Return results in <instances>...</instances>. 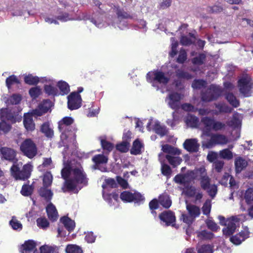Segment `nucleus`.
Returning a JSON list of instances; mask_svg holds the SVG:
<instances>
[{
	"label": "nucleus",
	"mask_w": 253,
	"mask_h": 253,
	"mask_svg": "<svg viewBox=\"0 0 253 253\" xmlns=\"http://www.w3.org/2000/svg\"><path fill=\"white\" fill-rule=\"evenodd\" d=\"M64 167L61 170L62 177L65 179L64 185L62 188L63 192H66L65 188L69 191H74L78 184L86 185L87 179L82 167L79 164L74 165V162L69 164L64 163Z\"/></svg>",
	"instance_id": "f257e3e1"
},
{
	"label": "nucleus",
	"mask_w": 253,
	"mask_h": 253,
	"mask_svg": "<svg viewBox=\"0 0 253 253\" xmlns=\"http://www.w3.org/2000/svg\"><path fill=\"white\" fill-rule=\"evenodd\" d=\"M22 163H17L13 164L10 168L11 175L16 180H25L28 179L31 174L33 167L29 164L23 166L22 169Z\"/></svg>",
	"instance_id": "f03ea898"
},
{
	"label": "nucleus",
	"mask_w": 253,
	"mask_h": 253,
	"mask_svg": "<svg viewBox=\"0 0 253 253\" xmlns=\"http://www.w3.org/2000/svg\"><path fill=\"white\" fill-rule=\"evenodd\" d=\"M243 216L242 214L233 216L225 222V219L223 216H218V218L219 220L220 224L225 225V227L222 229L223 234L226 236H230L233 234L239 225V222L243 220Z\"/></svg>",
	"instance_id": "7ed1b4c3"
},
{
	"label": "nucleus",
	"mask_w": 253,
	"mask_h": 253,
	"mask_svg": "<svg viewBox=\"0 0 253 253\" xmlns=\"http://www.w3.org/2000/svg\"><path fill=\"white\" fill-rule=\"evenodd\" d=\"M201 121L204 126L203 133L207 136H210L211 130L220 131L225 129L226 127L225 123L217 121L213 118L205 117L202 119Z\"/></svg>",
	"instance_id": "20e7f679"
},
{
	"label": "nucleus",
	"mask_w": 253,
	"mask_h": 253,
	"mask_svg": "<svg viewBox=\"0 0 253 253\" xmlns=\"http://www.w3.org/2000/svg\"><path fill=\"white\" fill-rule=\"evenodd\" d=\"M20 150L23 155L32 159L37 154L38 149L35 142L30 138L24 140L20 145Z\"/></svg>",
	"instance_id": "39448f33"
},
{
	"label": "nucleus",
	"mask_w": 253,
	"mask_h": 253,
	"mask_svg": "<svg viewBox=\"0 0 253 253\" xmlns=\"http://www.w3.org/2000/svg\"><path fill=\"white\" fill-rule=\"evenodd\" d=\"M228 140L226 136L221 134H212L211 138L203 146L206 148H211L216 145H224L228 143Z\"/></svg>",
	"instance_id": "423d86ee"
},
{
	"label": "nucleus",
	"mask_w": 253,
	"mask_h": 253,
	"mask_svg": "<svg viewBox=\"0 0 253 253\" xmlns=\"http://www.w3.org/2000/svg\"><path fill=\"white\" fill-rule=\"evenodd\" d=\"M248 77H244L238 81V85L240 93L245 97H249L251 95V89L252 88V82Z\"/></svg>",
	"instance_id": "0eeeda50"
},
{
	"label": "nucleus",
	"mask_w": 253,
	"mask_h": 253,
	"mask_svg": "<svg viewBox=\"0 0 253 253\" xmlns=\"http://www.w3.org/2000/svg\"><path fill=\"white\" fill-rule=\"evenodd\" d=\"M182 97L180 94L177 92H172L169 94L166 101H168L169 106L172 109L177 110L180 108V100Z\"/></svg>",
	"instance_id": "6e6552de"
},
{
	"label": "nucleus",
	"mask_w": 253,
	"mask_h": 253,
	"mask_svg": "<svg viewBox=\"0 0 253 253\" xmlns=\"http://www.w3.org/2000/svg\"><path fill=\"white\" fill-rule=\"evenodd\" d=\"M81 95L76 92H72L68 96V106L70 110L77 109L81 106Z\"/></svg>",
	"instance_id": "1a4fd4ad"
},
{
	"label": "nucleus",
	"mask_w": 253,
	"mask_h": 253,
	"mask_svg": "<svg viewBox=\"0 0 253 253\" xmlns=\"http://www.w3.org/2000/svg\"><path fill=\"white\" fill-rule=\"evenodd\" d=\"M121 199L126 202H140L144 200V197L139 193H132L129 191H124L120 195Z\"/></svg>",
	"instance_id": "9d476101"
},
{
	"label": "nucleus",
	"mask_w": 253,
	"mask_h": 253,
	"mask_svg": "<svg viewBox=\"0 0 253 253\" xmlns=\"http://www.w3.org/2000/svg\"><path fill=\"white\" fill-rule=\"evenodd\" d=\"M0 152L2 159L12 163L13 164L17 163L18 160L16 158V152L13 149L6 147H2L0 149Z\"/></svg>",
	"instance_id": "9b49d317"
},
{
	"label": "nucleus",
	"mask_w": 253,
	"mask_h": 253,
	"mask_svg": "<svg viewBox=\"0 0 253 253\" xmlns=\"http://www.w3.org/2000/svg\"><path fill=\"white\" fill-rule=\"evenodd\" d=\"M74 122V120L69 117H66L62 119L58 123V128L60 131L62 132L61 135V139L62 140L66 139L67 137L65 132L67 127L72 124Z\"/></svg>",
	"instance_id": "f8f14e48"
},
{
	"label": "nucleus",
	"mask_w": 253,
	"mask_h": 253,
	"mask_svg": "<svg viewBox=\"0 0 253 253\" xmlns=\"http://www.w3.org/2000/svg\"><path fill=\"white\" fill-rule=\"evenodd\" d=\"M52 102L49 100H45L39 104L38 108L33 110L32 115L37 116H41L43 114L46 113L50 108Z\"/></svg>",
	"instance_id": "ddd939ff"
},
{
	"label": "nucleus",
	"mask_w": 253,
	"mask_h": 253,
	"mask_svg": "<svg viewBox=\"0 0 253 253\" xmlns=\"http://www.w3.org/2000/svg\"><path fill=\"white\" fill-rule=\"evenodd\" d=\"M250 232L248 228H245L243 230L230 238V241L234 244L240 245L246 239L249 237Z\"/></svg>",
	"instance_id": "4468645a"
},
{
	"label": "nucleus",
	"mask_w": 253,
	"mask_h": 253,
	"mask_svg": "<svg viewBox=\"0 0 253 253\" xmlns=\"http://www.w3.org/2000/svg\"><path fill=\"white\" fill-rule=\"evenodd\" d=\"M152 74L153 75L152 85L154 86H157V90L159 89V87L156 85V83H158L165 85L169 81V78L165 75L164 73L162 72L157 71Z\"/></svg>",
	"instance_id": "2eb2a0df"
},
{
	"label": "nucleus",
	"mask_w": 253,
	"mask_h": 253,
	"mask_svg": "<svg viewBox=\"0 0 253 253\" xmlns=\"http://www.w3.org/2000/svg\"><path fill=\"white\" fill-rule=\"evenodd\" d=\"M183 147L187 151L195 153L198 151L200 144L197 139H187L183 143Z\"/></svg>",
	"instance_id": "dca6fc26"
},
{
	"label": "nucleus",
	"mask_w": 253,
	"mask_h": 253,
	"mask_svg": "<svg viewBox=\"0 0 253 253\" xmlns=\"http://www.w3.org/2000/svg\"><path fill=\"white\" fill-rule=\"evenodd\" d=\"M159 218L161 221L165 223L166 226L171 225L173 226V223L175 221V216L173 212L168 211L161 213L159 215Z\"/></svg>",
	"instance_id": "f3484780"
},
{
	"label": "nucleus",
	"mask_w": 253,
	"mask_h": 253,
	"mask_svg": "<svg viewBox=\"0 0 253 253\" xmlns=\"http://www.w3.org/2000/svg\"><path fill=\"white\" fill-rule=\"evenodd\" d=\"M209 93H211V97L205 98L208 100H215L220 95L221 89L219 86L212 84L209 88Z\"/></svg>",
	"instance_id": "a211bd4d"
},
{
	"label": "nucleus",
	"mask_w": 253,
	"mask_h": 253,
	"mask_svg": "<svg viewBox=\"0 0 253 253\" xmlns=\"http://www.w3.org/2000/svg\"><path fill=\"white\" fill-rule=\"evenodd\" d=\"M0 117L3 120H6L12 122L15 121V114L8 108H2L0 110Z\"/></svg>",
	"instance_id": "6ab92c4d"
},
{
	"label": "nucleus",
	"mask_w": 253,
	"mask_h": 253,
	"mask_svg": "<svg viewBox=\"0 0 253 253\" xmlns=\"http://www.w3.org/2000/svg\"><path fill=\"white\" fill-rule=\"evenodd\" d=\"M46 212L48 218L52 221H56L58 218V212L55 207L50 203L46 208Z\"/></svg>",
	"instance_id": "aec40b11"
},
{
	"label": "nucleus",
	"mask_w": 253,
	"mask_h": 253,
	"mask_svg": "<svg viewBox=\"0 0 253 253\" xmlns=\"http://www.w3.org/2000/svg\"><path fill=\"white\" fill-rule=\"evenodd\" d=\"M248 165L247 161L241 157L236 158L235 160V170L237 173H240Z\"/></svg>",
	"instance_id": "412c9836"
},
{
	"label": "nucleus",
	"mask_w": 253,
	"mask_h": 253,
	"mask_svg": "<svg viewBox=\"0 0 253 253\" xmlns=\"http://www.w3.org/2000/svg\"><path fill=\"white\" fill-rule=\"evenodd\" d=\"M159 160L161 164V171L163 175L169 176L171 174V169L169 166L165 164L164 154L161 153L159 155Z\"/></svg>",
	"instance_id": "4be33fe9"
},
{
	"label": "nucleus",
	"mask_w": 253,
	"mask_h": 253,
	"mask_svg": "<svg viewBox=\"0 0 253 253\" xmlns=\"http://www.w3.org/2000/svg\"><path fill=\"white\" fill-rule=\"evenodd\" d=\"M186 210L188 211V214H190L195 218L198 217L201 213L200 208L194 205L188 204L187 201L186 202Z\"/></svg>",
	"instance_id": "5701e85b"
},
{
	"label": "nucleus",
	"mask_w": 253,
	"mask_h": 253,
	"mask_svg": "<svg viewBox=\"0 0 253 253\" xmlns=\"http://www.w3.org/2000/svg\"><path fill=\"white\" fill-rule=\"evenodd\" d=\"M23 124L25 128L28 131H33L35 129V124L33 122L31 115L27 114L24 115Z\"/></svg>",
	"instance_id": "b1692460"
},
{
	"label": "nucleus",
	"mask_w": 253,
	"mask_h": 253,
	"mask_svg": "<svg viewBox=\"0 0 253 253\" xmlns=\"http://www.w3.org/2000/svg\"><path fill=\"white\" fill-rule=\"evenodd\" d=\"M39 193L47 202H50L53 196V193L50 189H47V187H42L40 188Z\"/></svg>",
	"instance_id": "393cba45"
},
{
	"label": "nucleus",
	"mask_w": 253,
	"mask_h": 253,
	"mask_svg": "<svg viewBox=\"0 0 253 253\" xmlns=\"http://www.w3.org/2000/svg\"><path fill=\"white\" fill-rule=\"evenodd\" d=\"M92 161L95 163V165L93 166V168L94 169H100L99 165L101 164L107 163L108 159L103 155H97L93 157Z\"/></svg>",
	"instance_id": "a878e982"
},
{
	"label": "nucleus",
	"mask_w": 253,
	"mask_h": 253,
	"mask_svg": "<svg viewBox=\"0 0 253 253\" xmlns=\"http://www.w3.org/2000/svg\"><path fill=\"white\" fill-rule=\"evenodd\" d=\"M162 150L164 152L168 153L167 155L172 156H178L180 154L179 150L168 144L163 145Z\"/></svg>",
	"instance_id": "bb28decb"
},
{
	"label": "nucleus",
	"mask_w": 253,
	"mask_h": 253,
	"mask_svg": "<svg viewBox=\"0 0 253 253\" xmlns=\"http://www.w3.org/2000/svg\"><path fill=\"white\" fill-rule=\"evenodd\" d=\"M159 203L166 209L169 208L171 205V201L169 196L166 194H163L159 196Z\"/></svg>",
	"instance_id": "cd10ccee"
},
{
	"label": "nucleus",
	"mask_w": 253,
	"mask_h": 253,
	"mask_svg": "<svg viewBox=\"0 0 253 253\" xmlns=\"http://www.w3.org/2000/svg\"><path fill=\"white\" fill-rule=\"evenodd\" d=\"M60 221L69 231L70 232L74 229L75 223L69 217L64 216L60 219Z\"/></svg>",
	"instance_id": "c85d7f7f"
},
{
	"label": "nucleus",
	"mask_w": 253,
	"mask_h": 253,
	"mask_svg": "<svg viewBox=\"0 0 253 253\" xmlns=\"http://www.w3.org/2000/svg\"><path fill=\"white\" fill-rule=\"evenodd\" d=\"M165 158H166L169 163L173 167H175L180 165L182 161V159L177 156H172L170 155H166V156L164 155V159Z\"/></svg>",
	"instance_id": "c756f323"
},
{
	"label": "nucleus",
	"mask_w": 253,
	"mask_h": 253,
	"mask_svg": "<svg viewBox=\"0 0 253 253\" xmlns=\"http://www.w3.org/2000/svg\"><path fill=\"white\" fill-rule=\"evenodd\" d=\"M225 98L233 107L236 108L239 106V101L233 93L229 92L225 93Z\"/></svg>",
	"instance_id": "7c9ffc66"
},
{
	"label": "nucleus",
	"mask_w": 253,
	"mask_h": 253,
	"mask_svg": "<svg viewBox=\"0 0 253 253\" xmlns=\"http://www.w3.org/2000/svg\"><path fill=\"white\" fill-rule=\"evenodd\" d=\"M185 123L188 126L196 127L198 125L199 119L196 116L188 115L185 119Z\"/></svg>",
	"instance_id": "2f4dec72"
},
{
	"label": "nucleus",
	"mask_w": 253,
	"mask_h": 253,
	"mask_svg": "<svg viewBox=\"0 0 253 253\" xmlns=\"http://www.w3.org/2000/svg\"><path fill=\"white\" fill-rule=\"evenodd\" d=\"M195 40V37L192 33H189V37L186 36H182L181 37L180 42V43L185 46L190 45L192 44Z\"/></svg>",
	"instance_id": "473e14b6"
},
{
	"label": "nucleus",
	"mask_w": 253,
	"mask_h": 253,
	"mask_svg": "<svg viewBox=\"0 0 253 253\" xmlns=\"http://www.w3.org/2000/svg\"><path fill=\"white\" fill-rule=\"evenodd\" d=\"M41 131L49 138H51L53 135V130L49 127L48 123H43L41 127Z\"/></svg>",
	"instance_id": "72a5a7b5"
},
{
	"label": "nucleus",
	"mask_w": 253,
	"mask_h": 253,
	"mask_svg": "<svg viewBox=\"0 0 253 253\" xmlns=\"http://www.w3.org/2000/svg\"><path fill=\"white\" fill-rule=\"evenodd\" d=\"M197 237L201 240H211L214 237L213 234L206 230L197 232Z\"/></svg>",
	"instance_id": "f704fd0d"
},
{
	"label": "nucleus",
	"mask_w": 253,
	"mask_h": 253,
	"mask_svg": "<svg viewBox=\"0 0 253 253\" xmlns=\"http://www.w3.org/2000/svg\"><path fill=\"white\" fill-rule=\"evenodd\" d=\"M194 170L195 179L200 180L208 175L206 170L204 167L196 169Z\"/></svg>",
	"instance_id": "c9c22d12"
},
{
	"label": "nucleus",
	"mask_w": 253,
	"mask_h": 253,
	"mask_svg": "<svg viewBox=\"0 0 253 253\" xmlns=\"http://www.w3.org/2000/svg\"><path fill=\"white\" fill-rule=\"evenodd\" d=\"M142 147V144L138 140H135L133 142L132 147L130 150V153L135 155L140 154Z\"/></svg>",
	"instance_id": "e433bc0d"
},
{
	"label": "nucleus",
	"mask_w": 253,
	"mask_h": 253,
	"mask_svg": "<svg viewBox=\"0 0 253 253\" xmlns=\"http://www.w3.org/2000/svg\"><path fill=\"white\" fill-rule=\"evenodd\" d=\"M215 108L218 110L219 113H230L232 111V109L229 107L225 103H219L215 104Z\"/></svg>",
	"instance_id": "4c0bfd02"
},
{
	"label": "nucleus",
	"mask_w": 253,
	"mask_h": 253,
	"mask_svg": "<svg viewBox=\"0 0 253 253\" xmlns=\"http://www.w3.org/2000/svg\"><path fill=\"white\" fill-rule=\"evenodd\" d=\"M219 156L220 158L230 160L233 157V153L229 149H224L219 152Z\"/></svg>",
	"instance_id": "58836bf2"
},
{
	"label": "nucleus",
	"mask_w": 253,
	"mask_h": 253,
	"mask_svg": "<svg viewBox=\"0 0 253 253\" xmlns=\"http://www.w3.org/2000/svg\"><path fill=\"white\" fill-rule=\"evenodd\" d=\"M154 129L155 132L162 137L166 135L168 131L166 126H161L158 124L155 125Z\"/></svg>",
	"instance_id": "ea45409f"
},
{
	"label": "nucleus",
	"mask_w": 253,
	"mask_h": 253,
	"mask_svg": "<svg viewBox=\"0 0 253 253\" xmlns=\"http://www.w3.org/2000/svg\"><path fill=\"white\" fill-rule=\"evenodd\" d=\"M34 190V187L32 185L24 184L21 190V193L24 196H29L31 195Z\"/></svg>",
	"instance_id": "a19ab883"
},
{
	"label": "nucleus",
	"mask_w": 253,
	"mask_h": 253,
	"mask_svg": "<svg viewBox=\"0 0 253 253\" xmlns=\"http://www.w3.org/2000/svg\"><path fill=\"white\" fill-rule=\"evenodd\" d=\"M116 14L117 15L118 19L120 22L124 20L131 18V16L127 12L120 9H117Z\"/></svg>",
	"instance_id": "79ce46f5"
},
{
	"label": "nucleus",
	"mask_w": 253,
	"mask_h": 253,
	"mask_svg": "<svg viewBox=\"0 0 253 253\" xmlns=\"http://www.w3.org/2000/svg\"><path fill=\"white\" fill-rule=\"evenodd\" d=\"M66 253H82V250L75 245H69L66 248Z\"/></svg>",
	"instance_id": "37998d69"
},
{
	"label": "nucleus",
	"mask_w": 253,
	"mask_h": 253,
	"mask_svg": "<svg viewBox=\"0 0 253 253\" xmlns=\"http://www.w3.org/2000/svg\"><path fill=\"white\" fill-rule=\"evenodd\" d=\"M9 224L14 230H21L22 229V225L15 217H12L9 221Z\"/></svg>",
	"instance_id": "c03bdc74"
},
{
	"label": "nucleus",
	"mask_w": 253,
	"mask_h": 253,
	"mask_svg": "<svg viewBox=\"0 0 253 253\" xmlns=\"http://www.w3.org/2000/svg\"><path fill=\"white\" fill-rule=\"evenodd\" d=\"M58 86L62 93V94H67L70 91L69 85L65 82H59Z\"/></svg>",
	"instance_id": "a18cd8bd"
},
{
	"label": "nucleus",
	"mask_w": 253,
	"mask_h": 253,
	"mask_svg": "<svg viewBox=\"0 0 253 253\" xmlns=\"http://www.w3.org/2000/svg\"><path fill=\"white\" fill-rule=\"evenodd\" d=\"M52 181V176L51 173H45L43 177V186L48 187L51 184Z\"/></svg>",
	"instance_id": "49530a36"
},
{
	"label": "nucleus",
	"mask_w": 253,
	"mask_h": 253,
	"mask_svg": "<svg viewBox=\"0 0 253 253\" xmlns=\"http://www.w3.org/2000/svg\"><path fill=\"white\" fill-rule=\"evenodd\" d=\"M129 142L127 141H123L122 143L117 145L116 148L121 152H126L128 150Z\"/></svg>",
	"instance_id": "de8ad7c7"
},
{
	"label": "nucleus",
	"mask_w": 253,
	"mask_h": 253,
	"mask_svg": "<svg viewBox=\"0 0 253 253\" xmlns=\"http://www.w3.org/2000/svg\"><path fill=\"white\" fill-rule=\"evenodd\" d=\"M22 247L23 248V250L26 252H30L33 250L36 247V243L33 241L29 240L25 242Z\"/></svg>",
	"instance_id": "09e8293b"
},
{
	"label": "nucleus",
	"mask_w": 253,
	"mask_h": 253,
	"mask_svg": "<svg viewBox=\"0 0 253 253\" xmlns=\"http://www.w3.org/2000/svg\"><path fill=\"white\" fill-rule=\"evenodd\" d=\"M198 253H212L211 247L209 245H203L197 247Z\"/></svg>",
	"instance_id": "8fccbe9b"
},
{
	"label": "nucleus",
	"mask_w": 253,
	"mask_h": 253,
	"mask_svg": "<svg viewBox=\"0 0 253 253\" xmlns=\"http://www.w3.org/2000/svg\"><path fill=\"white\" fill-rule=\"evenodd\" d=\"M245 199L247 204H250L253 202V188H248L245 194Z\"/></svg>",
	"instance_id": "3c124183"
},
{
	"label": "nucleus",
	"mask_w": 253,
	"mask_h": 253,
	"mask_svg": "<svg viewBox=\"0 0 253 253\" xmlns=\"http://www.w3.org/2000/svg\"><path fill=\"white\" fill-rule=\"evenodd\" d=\"M206 59V55L204 54H200L192 59V63L194 64L201 65L204 64Z\"/></svg>",
	"instance_id": "603ef678"
},
{
	"label": "nucleus",
	"mask_w": 253,
	"mask_h": 253,
	"mask_svg": "<svg viewBox=\"0 0 253 253\" xmlns=\"http://www.w3.org/2000/svg\"><path fill=\"white\" fill-rule=\"evenodd\" d=\"M25 83L29 84H34L39 82L38 77H34L32 75H29L24 78Z\"/></svg>",
	"instance_id": "864d4df0"
},
{
	"label": "nucleus",
	"mask_w": 253,
	"mask_h": 253,
	"mask_svg": "<svg viewBox=\"0 0 253 253\" xmlns=\"http://www.w3.org/2000/svg\"><path fill=\"white\" fill-rule=\"evenodd\" d=\"M37 225L42 228L44 229L49 226L48 220L44 217H40L37 219Z\"/></svg>",
	"instance_id": "5fc2aeb1"
},
{
	"label": "nucleus",
	"mask_w": 253,
	"mask_h": 253,
	"mask_svg": "<svg viewBox=\"0 0 253 253\" xmlns=\"http://www.w3.org/2000/svg\"><path fill=\"white\" fill-rule=\"evenodd\" d=\"M203 214L208 215L210 214L211 209V202L210 200H207L202 208Z\"/></svg>",
	"instance_id": "6e6d98bb"
},
{
	"label": "nucleus",
	"mask_w": 253,
	"mask_h": 253,
	"mask_svg": "<svg viewBox=\"0 0 253 253\" xmlns=\"http://www.w3.org/2000/svg\"><path fill=\"white\" fill-rule=\"evenodd\" d=\"M171 42V51L169 53V55L171 57H174L177 54V47L178 46V42L175 41L174 38L170 39Z\"/></svg>",
	"instance_id": "4d7b16f0"
},
{
	"label": "nucleus",
	"mask_w": 253,
	"mask_h": 253,
	"mask_svg": "<svg viewBox=\"0 0 253 253\" xmlns=\"http://www.w3.org/2000/svg\"><path fill=\"white\" fill-rule=\"evenodd\" d=\"M199 189V188H197L194 186H190L186 188L185 193L190 197H194Z\"/></svg>",
	"instance_id": "13d9d810"
},
{
	"label": "nucleus",
	"mask_w": 253,
	"mask_h": 253,
	"mask_svg": "<svg viewBox=\"0 0 253 253\" xmlns=\"http://www.w3.org/2000/svg\"><path fill=\"white\" fill-rule=\"evenodd\" d=\"M6 84L8 88L14 84H19V81L17 77L14 75H11L7 78L6 80Z\"/></svg>",
	"instance_id": "bf43d9fd"
},
{
	"label": "nucleus",
	"mask_w": 253,
	"mask_h": 253,
	"mask_svg": "<svg viewBox=\"0 0 253 253\" xmlns=\"http://www.w3.org/2000/svg\"><path fill=\"white\" fill-rule=\"evenodd\" d=\"M187 184L195 179V170H188L184 174Z\"/></svg>",
	"instance_id": "052dcab7"
},
{
	"label": "nucleus",
	"mask_w": 253,
	"mask_h": 253,
	"mask_svg": "<svg viewBox=\"0 0 253 253\" xmlns=\"http://www.w3.org/2000/svg\"><path fill=\"white\" fill-rule=\"evenodd\" d=\"M200 181L201 187L204 190L208 189L209 186L211 185V179L208 175L206 176L205 178L202 179Z\"/></svg>",
	"instance_id": "680f3d73"
},
{
	"label": "nucleus",
	"mask_w": 253,
	"mask_h": 253,
	"mask_svg": "<svg viewBox=\"0 0 253 253\" xmlns=\"http://www.w3.org/2000/svg\"><path fill=\"white\" fill-rule=\"evenodd\" d=\"M176 76L179 78L185 79L187 80L190 79L192 78V76L190 74L180 70L177 71Z\"/></svg>",
	"instance_id": "e2e57ef3"
},
{
	"label": "nucleus",
	"mask_w": 253,
	"mask_h": 253,
	"mask_svg": "<svg viewBox=\"0 0 253 253\" xmlns=\"http://www.w3.org/2000/svg\"><path fill=\"white\" fill-rule=\"evenodd\" d=\"M180 219L187 224L190 225L193 223L195 218L190 214H182Z\"/></svg>",
	"instance_id": "0e129e2a"
},
{
	"label": "nucleus",
	"mask_w": 253,
	"mask_h": 253,
	"mask_svg": "<svg viewBox=\"0 0 253 253\" xmlns=\"http://www.w3.org/2000/svg\"><path fill=\"white\" fill-rule=\"evenodd\" d=\"M101 144L103 149L109 152L112 151L114 147L111 143L103 139L101 140Z\"/></svg>",
	"instance_id": "69168bd1"
},
{
	"label": "nucleus",
	"mask_w": 253,
	"mask_h": 253,
	"mask_svg": "<svg viewBox=\"0 0 253 253\" xmlns=\"http://www.w3.org/2000/svg\"><path fill=\"white\" fill-rule=\"evenodd\" d=\"M205 83L202 80H195L192 84V87L194 89H200L205 85Z\"/></svg>",
	"instance_id": "338daca9"
},
{
	"label": "nucleus",
	"mask_w": 253,
	"mask_h": 253,
	"mask_svg": "<svg viewBox=\"0 0 253 253\" xmlns=\"http://www.w3.org/2000/svg\"><path fill=\"white\" fill-rule=\"evenodd\" d=\"M54 251L53 247L46 245L42 246L40 248L41 253H53Z\"/></svg>",
	"instance_id": "774afa93"
}]
</instances>
